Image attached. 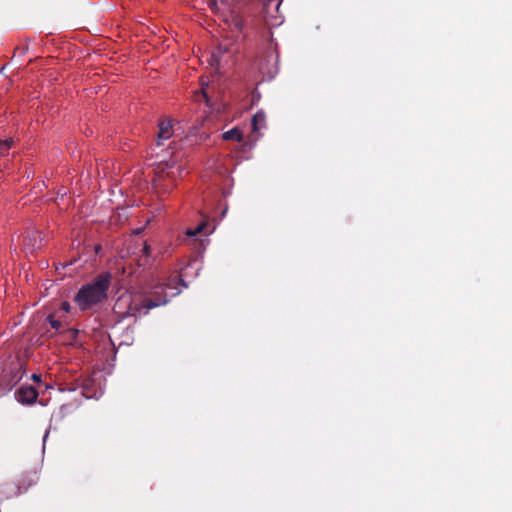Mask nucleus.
Wrapping results in <instances>:
<instances>
[{"label": "nucleus", "mask_w": 512, "mask_h": 512, "mask_svg": "<svg viewBox=\"0 0 512 512\" xmlns=\"http://www.w3.org/2000/svg\"><path fill=\"white\" fill-rule=\"evenodd\" d=\"M158 289L163 290V287H156L155 291L146 287L131 289L117 299L114 309L122 316L146 314L150 309L167 303L166 295H158Z\"/></svg>", "instance_id": "1"}, {"label": "nucleus", "mask_w": 512, "mask_h": 512, "mask_svg": "<svg viewBox=\"0 0 512 512\" xmlns=\"http://www.w3.org/2000/svg\"><path fill=\"white\" fill-rule=\"evenodd\" d=\"M110 273L99 275L93 282L83 286L75 296L76 304L86 310L93 305L101 302L107 296V290L110 286Z\"/></svg>", "instance_id": "2"}, {"label": "nucleus", "mask_w": 512, "mask_h": 512, "mask_svg": "<svg viewBox=\"0 0 512 512\" xmlns=\"http://www.w3.org/2000/svg\"><path fill=\"white\" fill-rule=\"evenodd\" d=\"M38 397L37 390L32 386H22L16 393V398L24 404H32Z\"/></svg>", "instance_id": "3"}, {"label": "nucleus", "mask_w": 512, "mask_h": 512, "mask_svg": "<svg viewBox=\"0 0 512 512\" xmlns=\"http://www.w3.org/2000/svg\"><path fill=\"white\" fill-rule=\"evenodd\" d=\"M173 135V125L171 120H163L159 124L158 144L163 140L169 139Z\"/></svg>", "instance_id": "4"}, {"label": "nucleus", "mask_w": 512, "mask_h": 512, "mask_svg": "<svg viewBox=\"0 0 512 512\" xmlns=\"http://www.w3.org/2000/svg\"><path fill=\"white\" fill-rule=\"evenodd\" d=\"M222 139L225 141H235L238 143H242L244 140V134L241 129L238 127H234L222 134Z\"/></svg>", "instance_id": "5"}, {"label": "nucleus", "mask_w": 512, "mask_h": 512, "mask_svg": "<svg viewBox=\"0 0 512 512\" xmlns=\"http://www.w3.org/2000/svg\"><path fill=\"white\" fill-rule=\"evenodd\" d=\"M265 114L263 112H257L252 118V131L257 133L260 129L265 126Z\"/></svg>", "instance_id": "6"}, {"label": "nucleus", "mask_w": 512, "mask_h": 512, "mask_svg": "<svg viewBox=\"0 0 512 512\" xmlns=\"http://www.w3.org/2000/svg\"><path fill=\"white\" fill-rule=\"evenodd\" d=\"M205 226H206L205 223H200L199 225H197V227L195 229H188L186 231V235L187 236H195L198 233H201Z\"/></svg>", "instance_id": "7"}, {"label": "nucleus", "mask_w": 512, "mask_h": 512, "mask_svg": "<svg viewBox=\"0 0 512 512\" xmlns=\"http://www.w3.org/2000/svg\"><path fill=\"white\" fill-rule=\"evenodd\" d=\"M200 85H201L202 96L206 99V102L208 103L207 92H206V89L208 87V81L205 80L204 78H201Z\"/></svg>", "instance_id": "8"}, {"label": "nucleus", "mask_w": 512, "mask_h": 512, "mask_svg": "<svg viewBox=\"0 0 512 512\" xmlns=\"http://www.w3.org/2000/svg\"><path fill=\"white\" fill-rule=\"evenodd\" d=\"M172 166H173V164H169V163H159L156 167V173L157 174L163 173L165 171V169L171 168Z\"/></svg>", "instance_id": "9"}, {"label": "nucleus", "mask_w": 512, "mask_h": 512, "mask_svg": "<svg viewBox=\"0 0 512 512\" xmlns=\"http://www.w3.org/2000/svg\"><path fill=\"white\" fill-rule=\"evenodd\" d=\"M10 148V142L5 140V141H0V153H4V152H7Z\"/></svg>", "instance_id": "10"}, {"label": "nucleus", "mask_w": 512, "mask_h": 512, "mask_svg": "<svg viewBox=\"0 0 512 512\" xmlns=\"http://www.w3.org/2000/svg\"><path fill=\"white\" fill-rule=\"evenodd\" d=\"M209 5H210L211 9L216 12V8H217L216 1L210 0Z\"/></svg>", "instance_id": "11"}, {"label": "nucleus", "mask_w": 512, "mask_h": 512, "mask_svg": "<svg viewBox=\"0 0 512 512\" xmlns=\"http://www.w3.org/2000/svg\"><path fill=\"white\" fill-rule=\"evenodd\" d=\"M62 309H63L65 312H69V310H70V304H69V303H67V302H64V303L62 304Z\"/></svg>", "instance_id": "12"}, {"label": "nucleus", "mask_w": 512, "mask_h": 512, "mask_svg": "<svg viewBox=\"0 0 512 512\" xmlns=\"http://www.w3.org/2000/svg\"><path fill=\"white\" fill-rule=\"evenodd\" d=\"M32 379H33L34 381L39 382V381H40V376H39V375H37V374H33V375H32Z\"/></svg>", "instance_id": "13"}, {"label": "nucleus", "mask_w": 512, "mask_h": 512, "mask_svg": "<svg viewBox=\"0 0 512 512\" xmlns=\"http://www.w3.org/2000/svg\"><path fill=\"white\" fill-rule=\"evenodd\" d=\"M143 250H144V253H145L146 255H149V254H150V250H149V247H148L147 245H145V246H144Z\"/></svg>", "instance_id": "14"}, {"label": "nucleus", "mask_w": 512, "mask_h": 512, "mask_svg": "<svg viewBox=\"0 0 512 512\" xmlns=\"http://www.w3.org/2000/svg\"><path fill=\"white\" fill-rule=\"evenodd\" d=\"M50 323H51V325H52L53 327H55V328H56V327H58V325L56 324V322H55L54 320H51V321H50Z\"/></svg>", "instance_id": "15"}, {"label": "nucleus", "mask_w": 512, "mask_h": 512, "mask_svg": "<svg viewBox=\"0 0 512 512\" xmlns=\"http://www.w3.org/2000/svg\"><path fill=\"white\" fill-rule=\"evenodd\" d=\"M280 3H281V1H278V2L275 4L276 8H278V7L280 6Z\"/></svg>", "instance_id": "16"}]
</instances>
